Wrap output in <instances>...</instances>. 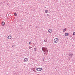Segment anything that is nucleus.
<instances>
[{"label":"nucleus","instance_id":"f257e3e1","mask_svg":"<svg viewBox=\"0 0 75 75\" xmlns=\"http://www.w3.org/2000/svg\"><path fill=\"white\" fill-rule=\"evenodd\" d=\"M42 50L43 52H45V51H47V52H48V50L47 48L43 47L42 48Z\"/></svg>","mask_w":75,"mask_h":75},{"label":"nucleus","instance_id":"f03ea898","mask_svg":"<svg viewBox=\"0 0 75 75\" xmlns=\"http://www.w3.org/2000/svg\"><path fill=\"white\" fill-rule=\"evenodd\" d=\"M59 41V40H58V39L57 38L55 39L54 40V42L55 43H57V42H58Z\"/></svg>","mask_w":75,"mask_h":75},{"label":"nucleus","instance_id":"7ed1b4c3","mask_svg":"<svg viewBox=\"0 0 75 75\" xmlns=\"http://www.w3.org/2000/svg\"><path fill=\"white\" fill-rule=\"evenodd\" d=\"M36 70L37 71H41L42 70V68H39L38 69H36Z\"/></svg>","mask_w":75,"mask_h":75},{"label":"nucleus","instance_id":"20e7f679","mask_svg":"<svg viewBox=\"0 0 75 75\" xmlns=\"http://www.w3.org/2000/svg\"><path fill=\"white\" fill-rule=\"evenodd\" d=\"M48 32L50 34H51L52 32V29H50L48 31Z\"/></svg>","mask_w":75,"mask_h":75},{"label":"nucleus","instance_id":"39448f33","mask_svg":"<svg viewBox=\"0 0 75 75\" xmlns=\"http://www.w3.org/2000/svg\"><path fill=\"white\" fill-rule=\"evenodd\" d=\"M28 59L27 58H26L24 59V62H27L28 61Z\"/></svg>","mask_w":75,"mask_h":75},{"label":"nucleus","instance_id":"423d86ee","mask_svg":"<svg viewBox=\"0 0 75 75\" xmlns=\"http://www.w3.org/2000/svg\"><path fill=\"white\" fill-rule=\"evenodd\" d=\"M11 38H12V36L11 35H9L8 36L7 38L8 40H10V39H11Z\"/></svg>","mask_w":75,"mask_h":75},{"label":"nucleus","instance_id":"0eeeda50","mask_svg":"<svg viewBox=\"0 0 75 75\" xmlns=\"http://www.w3.org/2000/svg\"><path fill=\"white\" fill-rule=\"evenodd\" d=\"M4 24H5V23H4V22H2V23H1V25L2 26L4 25Z\"/></svg>","mask_w":75,"mask_h":75},{"label":"nucleus","instance_id":"6e6552de","mask_svg":"<svg viewBox=\"0 0 75 75\" xmlns=\"http://www.w3.org/2000/svg\"><path fill=\"white\" fill-rule=\"evenodd\" d=\"M65 36H68V35H69V33H65Z\"/></svg>","mask_w":75,"mask_h":75},{"label":"nucleus","instance_id":"1a4fd4ad","mask_svg":"<svg viewBox=\"0 0 75 75\" xmlns=\"http://www.w3.org/2000/svg\"><path fill=\"white\" fill-rule=\"evenodd\" d=\"M67 31V28H65L63 30V32H65Z\"/></svg>","mask_w":75,"mask_h":75},{"label":"nucleus","instance_id":"9d476101","mask_svg":"<svg viewBox=\"0 0 75 75\" xmlns=\"http://www.w3.org/2000/svg\"><path fill=\"white\" fill-rule=\"evenodd\" d=\"M45 13H48V10H46L45 11Z\"/></svg>","mask_w":75,"mask_h":75},{"label":"nucleus","instance_id":"9b49d317","mask_svg":"<svg viewBox=\"0 0 75 75\" xmlns=\"http://www.w3.org/2000/svg\"><path fill=\"white\" fill-rule=\"evenodd\" d=\"M70 56H71V57H72V55H73V54H72V53H71V54H70Z\"/></svg>","mask_w":75,"mask_h":75},{"label":"nucleus","instance_id":"f8f14e48","mask_svg":"<svg viewBox=\"0 0 75 75\" xmlns=\"http://www.w3.org/2000/svg\"><path fill=\"white\" fill-rule=\"evenodd\" d=\"M35 51H37V49L36 48H34Z\"/></svg>","mask_w":75,"mask_h":75},{"label":"nucleus","instance_id":"ddd939ff","mask_svg":"<svg viewBox=\"0 0 75 75\" xmlns=\"http://www.w3.org/2000/svg\"><path fill=\"white\" fill-rule=\"evenodd\" d=\"M14 15L15 16H16V15H17V13H14Z\"/></svg>","mask_w":75,"mask_h":75},{"label":"nucleus","instance_id":"4468645a","mask_svg":"<svg viewBox=\"0 0 75 75\" xmlns=\"http://www.w3.org/2000/svg\"><path fill=\"white\" fill-rule=\"evenodd\" d=\"M31 41L30 42H29L30 45H31Z\"/></svg>","mask_w":75,"mask_h":75},{"label":"nucleus","instance_id":"2eb2a0df","mask_svg":"<svg viewBox=\"0 0 75 75\" xmlns=\"http://www.w3.org/2000/svg\"><path fill=\"white\" fill-rule=\"evenodd\" d=\"M73 35H75V32H74L73 33Z\"/></svg>","mask_w":75,"mask_h":75},{"label":"nucleus","instance_id":"dca6fc26","mask_svg":"<svg viewBox=\"0 0 75 75\" xmlns=\"http://www.w3.org/2000/svg\"><path fill=\"white\" fill-rule=\"evenodd\" d=\"M47 16H49V15H48V14H47Z\"/></svg>","mask_w":75,"mask_h":75}]
</instances>
